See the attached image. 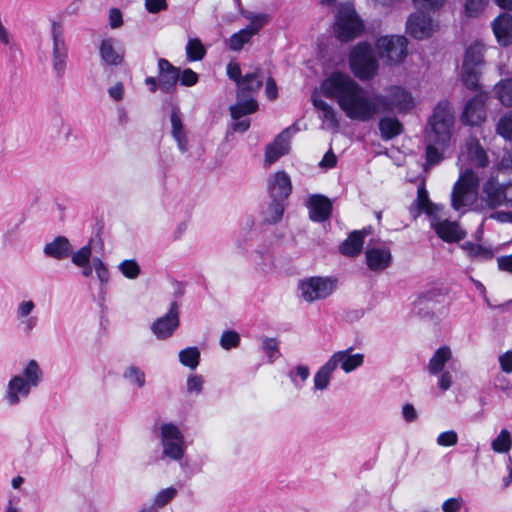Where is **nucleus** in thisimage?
I'll list each match as a JSON object with an SVG mask.
<instances>
[{
    "label": "nucleus",
    "instance_id": "f257e3e1",
    "mask_svg": "<svg viewBox=\"0 0 512 512\" xmlns=\"http://www.w3.org/2000/svg\"><path fill=\"white\" fill-rule=\"evenodd\" d=\"M320 89L325 97L335 100L351 120L369 121L384 108L383 96L370 94L341 72H334L323 80Z\"/></svg>",
    "mask_w": 512,
    "mask_h": 512
},
{
    "label": "nucleus",
    "instance_id": "f03ea898",
    "mask_svg": "<svg viewBox=\"0 0 512 512\" xmlns=\"http://www.w3.org/2000/svg\"><path fill=\"white\" fill-rule=\"evenodd\" d=\"M455 115L452 104L442 100L433 108L424 128V170L439 165L445 159V151L454 141Z\"/></svg>",
    "mask_w": 512,
    "mask_h": 512
},
{
    "label": "nucleus",
    "instance_id": "7ed1b4c3",
    "mask_svg": "<svg viewBox=\"0 0 512 512\" xmlns=\"http://www.w3.org/2000/svg\"><path fill=\"white\" fill-rule=\"evenodd\" d=\"M409 211L413 219H416L422 212L426 213L437 235L444 241L455 242L465 237V233L456 222L440 220L438 216L440 207L430 201L424 184L418 187L417 197L411 204Z\"/></svg>",
    "mask_w": 512,
    "mask_h": 512
},
{
    "label": "nucleus",
    "instance_id": "20e7f679",
    "mask_svg": "<svg viewBox=\"0 0 512 512\" xmlns=\"http://www.w3.org/2000/svg\"><path fill=\"white\" fill-rule=\"evenodd\" d=\"M414 107V97L406 88L395 85L386 89V139L403 132L402 123L396 117H389L387 113L407 114Z\"/></svg>",
    "mask_w": 512,
    "mask_h": 512
},
{
    "label": "nucleus",
    "instance_id": "39448f33",
    "mask_svg": "<svg viewBox=\"0 0 512 512\" xmlns=\"http://www.w3.org/2000/svg\"><path fill=\"white\" fill-rule=\"evenodd\" d=\"M363 29V21L357 15L354 6L350 3L341 4L334 22L336 38L341 42H348L358 37Z\"/></svg>",
    "mask_w": 512,
    "mask_h": 512
},
{
    "label": "nucleus",
    "instance_id": "423d86ee",
    "mask_svg": "<svg viewBox=\"0 0 512 512\" xmlns=\"http://www.w3.org/2000/svg\"><path fill=\"white\" fill-rule=\"evenodd\" d=\"M478 186L477 174L471 169H466L454 184L451 195L452 207L455 210H460L472 205L477 200Z\"/></svg>",
    "mask_w": 512,
    "mask_h": 512
},
{
    "label": "nucleus",
    "instance_id": "0eeeda50",
    "mask_svg": "<svg viewBox=\"0 0 512 512\" xmlns=\"http://www.w3.org/2000/svg\"><path fill=\"white\" fill-rule=\"evenodd\" d=\"M480 200L489 209L512 207V180L501 183L491 176L483 183Z\"/></svg>",
    "mask_w": 512,
    "mask_h": 512
},
{
    "label": "nucleus",
    "instance_id": "6e6552de",
    "mask_svg": "<svg viewBox=\"0 0 512 512\" xmlns=\"http://www.w3.org/2000/svg\"><path fill=\"white\" fill-rule=\"evenodd\" d=\"M350 67L354 75L361 80L370 79L375 75L378 63L370 44L360 42L353 48L350 54Z\"/></svg>",
    "mask_w": 512,
    "mask_h": 512
},
{
    "label": "nucleus",
    "instance_id": "1a4fd4ad",
    "mask_svg": "<svg viewBox=\"0 0 512 512\" xmlns=\"http://www.w3.org/2000/svg\"><path fill=\"white\" fill-rule=\"evenodd\" d=\"M484 46L471 44L465 51L461 69V80L469 89H476L482 66L484 65Z\"/></svg>",
    "mask_w": 512,
    "mask_h": 512
},
{
    "label": "nucleus",
    "instance_id": "9d476101",
    "mask_svg": "<svg viewBox=\"0 0 512 512\" xmlns=\"http://www.w3.org/2000/svg\"><path fill=\"white\" fill-rule=\"evenodd\" d=\"M52 55L51 64L54 75L57 79H62L67 70L68 47L64 39L63 26L60 22L52 21Z\"/></svg>",
    "mask_w": 512,
    "mask_h": 512
},
{
    "label": "nucleus",
    "instance_id": "9b49d317",
    "mask_svg": "<svg viewBox=\"0 0 512 512\" xmlns=\"http://www.w3.org/2000/svg\"><path fill=\"white\" fill-rule=\"evenodd\" d=\"M298 288L304 301L312 303L329 297L335 289V280L312 276L299 281Z\"/></svg>",
    "mask_w": 512,
    "mask_h": 512
},
{
    "label": "nucleus",
    "instance_id": "f8f14e48",
    "mask_svg": "<svg viewBox=\"0 0 512 512\" xmlns=\"http://www.w3.org/2000/svg\"><path fill=\"white\" fill-rule=\"evenodd\" d=\"M163 453L165 456L180 460L184 456V438L179 428L172 423L161 426Z\"/></svg>",
    "mask_w": 512,
    "mask_h": 512
},
{
    "label": "nucleus",
    "instance_id": "ddd939ff",
    "mask_svg": "<svg viewBox=\"0 0 512 512\" xmlns=\"http://www.w3.org/2000/svg\"><path fill=\"white\" fill-rule=\"evenodd\" d=\"M246 17L248 18V16ZM249 19L251 20L249 25L234 33L229 38L230 50L240 51L243 46L249 43L251 38L256 35L268 21V17L263 14L249 17Z\"/></svg>",
    "mask_w": 512,
    "mask_h": 512
},
{
    "label": "nucleus",
    "instance_id": "4468645a",
    "mask_svg": "<svg viewBox=\"0 0 512 512\" xmlns=\"http://www.w3.org/2000/svg\"><path fill=\"white\" fill-rule=\"evenodd\" d=\"M179 326L177 302H172L169 312L153 322L151 330L158 339L169 338Z\"/></svg>",
    "mask_w": 512,
    "mask_h": 512
},
{
    "label": "nucleus",
    "instance_id": "2eb2a0df",
    "mask_svg": "<svg viewBox=\"0 0 512 512\" xmlns=\"http://www.w3.org/2000/svg\"><path fill=\"white\" fill-rule=\"evenodd\" d=\"M406 26L407 32L418 40L430 37L435 31L432 19L422 12L412 14L408 18Z\"/></svg>",
    "mask_w": 512,
    "mask_h": 512
},
{
    "label": "nucleus",
    "instance_id": "dca6fc26",
    "mask_svg": "<svg viewBox=\"0 0 512 512\" xmlns=\"http://www.w3.org/2000/svg\"><path fill=\"white\" fill-rule=\"evenodd\" d=\"M292 127L284 129L273 141L266 147L265 165L269 166L276 162L281 156L289 151V141L292 134Z\"/></svg>",
    "mask_w": 512,
    "mask_h": 512
},
{
    "label": "nucleus",
    "instance_id": "f3484780",
    "mask_svg": "<svg viewBox=\"0 0 512 512\" xmlns=\"http://www.w3.org/2000/svg\"><path fill=\"white\" fill-rule=\"evenodd\" d=\"M312 103L319 112V119L322 121V128L337 133L340 129V121L336 110L326 101L312 95Z\"/></svg>",
    "mask_w": 512,
    "mask_h": 512
},
{
    "label": "nucleus",
    "instance_id": "a211bd4d",
    "mask_svg": "<svg viewBox=\"0 0 512 512\" xmlns=\"http://www.w3.org/2000/svg\"><path fill=\"white\" fill-rule=\"evenodd\" d=\"M485 119V99L482 95H476L467 102L462 113V121L465 124L474 126L480 125Z\"/></svg>",
    "mask_w": 512,
    "mask_h": 512
},
{
    "label": "nucleus",
    "instance_id": "6ab92c4d",
    "mask_svg": "<svg viewBox=\"0 0 512 512\" xmlns=\"http://www.w3.org/2000/svg\"><path fill=\"white\" fill-rule=\"evenodd\" d=\"M180 76V70L173 66L167 59L158 60L159 87L165 93H170L176 86Z\"/></svg>",
    "mask_w": 512,
    "mask_h": 512
},
{
    "label": "nucleus",
    "instance_id": "aec40b11",
    "mask_svg": "<svg viewBox=\"0 0 512 512\" xmlns=\"http://www.w3.org/2000/svg\"><path fill=\"white\" fill-rule=\"evenodd\" d=\"M407 39L404 36L392 35L386 37V64H399L408 55Z\"/></svg>",
    "mask_w": 512,
    "mask_h": 512
},
{
    "label": "nucleus",
    "instance_id": "412c9836",
    "mask_svg": "<svg viewBox=\"0 0 512 512\" xmlns=\"http://www.w3.org/2000/svg\"><path fill=\"white\" fill-rule=\"evenodd\" d=\"M30 387L24 377L14 375L8 382L5 392V400L10 406H16L20 403L21 398H27L31 392Z\"/></svg>",
    "mask_w": 512,
    "mask_h": 512
},
{
    "label": "nucleus",
    "instance_id": "4be33fe9",
    "mask_svg": "<svg viewBox=\"0 0 512 512\" xmlns=\"http://www.w3.org/2000/svg\"><path fill=\"white\" fill-rule=\"evenodd\" d=\"M291 180L284 171L276 172L268 182L270 197L276 200H285L291 193Z\"/></svg>",
    "mask_w": 512,
    "mask_h": 512
},
{
    "label": "nucleus",
    "instance_id": "5701e85b",
    "mask_svg": "<svg viewBox=\"0 0 512 512\" xmlns=\"http://www.w3.org/2000/svg\"><path fill=\"white\" fill-rule=\"evenodd\" d=\"M352 348L335 352L330 358V362L334 363V368L341 367L346 373L354 371L363 364L364 356L360 353L352 354Z\"/></svg>",
    "mask_w": 512,
    "mask_h": 512
},
{
    "label": "nucleus",
    "instance_id": "b1692460",
    "mask_svg": "<svg viewBox=\"0 0 512 512\" xmlns=\"http://www.w3.org/2000/svg\"><path fill=\"white\" fill-rule=\"evenodd\" d=\"M368 234H370V229L366 228L351 232L339 247L341 254L347 257L358 256L362 251L364 238Z\"/></svg>",
    "mask_w": 512,
    "mask_h": 512
},
{
    "label": "nucleus",
    "instance_id": "393cba45",
    "mask_svg": "<svg viewBox=\"0 0 512 512\" xmlns=\"http://www.w3.org/2000/svg\"><path fill=\"white\" fill-rule=\"evenodd\" d=\"M309 216L315 222L327 220L332 211L330 200L322 195H313L308 202Z\"/></svg>",
    "mask_w": 512,
    "mask_h": 512
},
{
    "label": "nucleus",
    "instance_id": "a878e982",
    "mask_svg": "<svg viewBox=\"0 0 512 512\" xmlns=\"http://www.w3.org/2000/svg\"><path fill=\"white\" fill-rule=\"evenodd\" d=\"M43 252L46 256L60 261L71 255L72 245L65 236H57L45 244Z\"/></svg>",
    "mask_w": 512,
    "mask_h": 512
},
{
    "label": "nucleus",
    "instance_id": "bb28decb",
    "mask_svg": "<svg viewBox=\"0 0 512 512\" xmlns=\"http://www.w3.org/2000/svg\"><path fill=\"white\" fill-rule=\"evenodd\" d=\"M494 34L498 42L503 46L512 43V15L503 13L492 24Z\"/></svg>",
    "mask_w": 512,
    "mask_h": 512
},
{
    "label": "nucleus",
    "instance_id": "cd10ccee",
    "mask_svg": "<svg viewBox=\"0 0 512 512\" xmlns=\"http://www.w3.org/2000/svg\"><path fill=\"white\" fill-rule=\"evenodd\" d=\"M263 75L259 68H256L254 72L247 73L240 85L238 86V94L237 96L240 98H245L248 96L253 97V95L258 92V90L262 86Z\"/></svg>",
    "mask_w": 512,
    "mask_h": 512
},
{
    "label": "nucleus",
    "instance_id": "c85d7f7f",
    "mask_svg": "<svg viewBox=\"0 0 512 512\" xmlns=\"http://www.w3.org/2000/svg\"><path fill=\"white\" fill-rule=\"evenodd\" d=\"M465 150L469 160L477 167H486L488 165V157L475 137H470L466 140Z\"/></svg>",
    "mask_w": 512,
    "mask_h": 512
},
{
    "label": "nucleus",
    "instance_id": "c756f323",
    "mask_svg": "<svg viewBox=\"0 0 512 512\" xmlns=\"http://www.w3.org/2000/svg\"><path fill=\"white\" fill-rule=\"evenodd\" d=\"M452 358V350L449 346H441L438 348L427 365V370L431 375H436L442 372L446 363Z\"/></svg>",
    "mask_w": 512,
    "mask_h": 512
},
{
    "label": "nucleus",
    "instance_id": "7c9ffc66",
    "mask_svg": "<svg viewBox=\"0 0 512 512\" xmlns=\"http://www.w3.org/2000/svg\"><path fill=\"white\" fill-rule=\"evenodd\" d=\"M258 109V103L257 101L251 97H238L237 102L230 106V114L233 120L240 119L241 117L252 114Z\"/></svg>",
    "mask_w": 512,
    "mask_h": 512
},
{
    "label": "nucleus",
    "instance_id": "2f4dec72",
    "mask_svg": "<svg viewBox=\"0 0 512 512\" xmlns=\"http://www.w3.org/2000/svg\"><path fill=\"white\" fill-rule=\"evenodd\" d=\"M171 126H172V135L175 141L177 142L178 148L181 152H186L188 150L187 147V137L184 131L183 123L179 115V111L177 109H173L171 113Z\"/></svg>",
    "mask_w": 512,
    "mask_h": 512
},
{
    "label": "nucleus",
    "instance_id": "473e14b6",
    "mask_svg": "<svg viewBox=\"0 0 512 512\" xmlns=\"http://www.w3.org/2000/svg\"><path fill=\"white\" fill-rule=\"evenodd\" d=\"M113 39L102 40L99 48L102 61L107 65L117 66L123 61V55L118 53L113 45Z\"/></svg>",
    "mask_w": 512,
    "mask_h": 512
},
{
    "label": "nucleus",
    "instance_id": "72a5a7b5",
    "mask_svg": "<svg viewBox=\"0 0 512 512\" xmlns=\"http://www.w3.org/2000/svg\"><path fill=\"white\" fill-rule=\"evenodd\" d=\"M24 381L32 388H36L43 380V371L36 360H29L25 365L22 374Z\"/></svg>",
    "mask_w": 512,
    "mask_h": 512
},
{
    "label": "nucleus",
    "instance_id": "f704fd0d",
    "mask_svg": "<svg viewBox=\"0 0 512 512\" xmlns=\"http://www.w3.org/2000/svg\"><path fill=\"white\" fill-rule=\"evenodd\" d=\"M336 369L334 368V363L328 360L314 375V388L316 390H326L330 384L332 373Z\"/></svg>",
    "mask_w": 512,
    "mask_h": 512
},
{
    "label": "nucleus",
    "instance_id": "c9c22d12",
    "mask_svg": "<svg viewBox=\"0 0 512 512\" xmlns=\"http://www.w3.org/2000/svg\"><path fill=\"white\" fill-rule=\"evenodd\" d=\"M494 92L499 101L506 107H512V79L501 80Z\"/></svg>",
    "mask_w": 512,
    "mask_h": 512
},
{
    "label": "nucleus",
    "instance_id": "e433bc0d",
    "mask_svg": "<svg viewBox=\"0 0 512 512\" xmlns=\"http://www.w3.org/2000/svg\"><path fill=\"white\" fill-rule=\"evenodd\" d=\"M179 361L182 365L194 370L199 365L200 351L197 347H187L179 352Z\"/></svg>",
    "mask_w": 512,
    "mask_h": 512
},
{
    "label": "nucleus",
    "instance_id": "4c0bfd02",
    "mask_svg": "<svg viewBox=\"0 0 512 512\" xmlns=\"http://www.w3.org/2000/svg\"><path fill=\"white\" fill-rule=\"evenodd\" d=\"M206 49L198 38L189 39L186 46V55L189 61H199L204 58Z\"/></svg>",
    "mask_w": 512,
    "mask_h": 512
},
{
    "label": "nucleus",
    "instance_id": "58836bf2",
    "mask_svg": "<svg viewBox=\"0 0 512 512\" xmlns=\"http://www.w3.org/2000/svg\"><path fill=\"white\" fill-rule=\"evenodd\" d=\"M123 378L138 388H142L146 382L145 373L135 365H130L124 370Z\"/></svg>",
    "mask_w": 512,
    "mask_h": 512
},
{
    "label": "nucleus",
    "instance_id": "ea45409f",
    "mask_svg": "<svg viewBox=\"0 0 512 512\" xmlns=\"http://www.w3.org/2000/svg\"><path fill=\"white\" fill-rule=\"evenodd\" d=\"M512 438L506 429L501 430L499 435L492 441L491 447L497 453H506L511 449Z\"/></svg>",
    "mask_w": 512,
    "mask_h": 512
},
{
    "label": "nucleus",
    "instance_id": "a19ab883",
    "mask_svg": "<svg viewBox=\"0 0 512 512\" xmlns=\"http://www.w3.org/2000/svg\"><path fill=\"white\" fill-rule=\"evenodd\" d=\"M496 132L505 140L512 141V111L505 113L496 124Z\"/></svg>",
    "mask_w": 512,
    "mask_h": 512
},
{
    "label": "nucleus",
    "instance_id": "79ce46f5",
    "mask_svg": "<svg viewBox=\"0 0 512 512\" xmlns=\"http://www.w3.org/2000/svg\"><path fill=\"white\" fill-rule=\"evenodd\" d=\"M366 262L370 270H381L384 267V253L380 249H367Z\"/></svg>",
    "mask_w": 512,
    "mask_h": 512
},
{
    "label": "nucleus",
    "instance_id": "37998d69",
    "mask_svg": "<svg viewBox=\"0 0 512 512\" xmlns=\"http://www.w3.org/2000/svg\"><path fill=\"white\" fill-rule=\"evenodd\" d=\"M283 200L272 199L267 211H266V221L269 223H276L281 220L284 212V206L282 204Z\"/></svg>",
    "mask_w": 512,
    "mask_h": 512
},
{
    "label": "nucleus",
    "instance_id": "c03bdc74",
    "mask_svg": "<svg viewBox=\"0 0 512 512\" xmlns=\"http://www.w3.org/2000/svg\"><path fill=\"white\" fill-rule=\"evenodd\" d=\"M92 254L91 245L87 244L81 247L76 252H71V261L76 266H83L90 263V258Z\"/></svg>",
    "mask_w": 512,
    "mask_h": 512
},
{
    "label": "nucleus",
    "instance_id": "a18cd8bd",
    "mask_svg": "<svg viewBox=\"0 0 512 512\" xmlns=\"http://www.w3.org/2000/svg\"><path fill=\"white\" fill-rule=\"evenodd\" d=\"M309 375L310 370L306 365H298L295 370L289 372V377L296 388H302Z\"/></svg>",
    "mask_w": 512,
    "mask_h": 512
},
{
    "label": "nucleus",
    "instance_id": "49530a36",
    "mask_svg": "<svg viewBox=\"0 0 512 512\" xmlns=\"http://www.w3.org/2000/svg\"><path fill=\"white\" fill-rule=\"evenodd\" d=\"M177 495V490L173 487L165 488L158 492L154 497L153 505L158 509L168 504Z\"/></svg>",
    "mask_w": 512,
    "mask_h": 512
},
{
    "label": "nucleus",
    "instance_id": "de8ad7c7",
    "mask_svg": "<svg viewBox=\"0 0 512 512\" xmlns=\"http://www.w3.org/2000/svg\"><path fill=\"white\" fill-rule=\"evenodd\" d=\"M121 273L129 279H135L140 274V267L135 260H124L119 266Z\"/></svg>",
    "mask_w": 512,
    "mask_h": 512
},
{
    "label": "nucleus",
    "instance_id": "09e8293b",
    "mask_svg": "<svg viewBox=\"0 0 512 512\" xmlns=\"http://www.w3.org/2000/svg\"><path fill=\"white\" fill-rule=\"evenodd\" d=\"M262 349L267 355L269 363H273L278 357L279 343L275 338H264Z\"/></svg>",
    "mask_w": 512,
    "mask_h": 512
},
{
    "label": "nucleus",
    "instance_id": "8fccbe9b",
    "mask_svg": "<svg viewBox=\"0 0 512 512\" xmlns=\"http://www.w3.org/2000/svg\"><path fill=\"white\" fill-rule=\"evenodd\" d=\"M240 343V335L234 330L223 332L220 338V345L225 350L235 348Z\"/></svg>",
    "mask_w": 512,
    "mask_h": 512
},
{
    "label": "nucleus",
    "instance_id": "3c124183",
    "mask_svg": "<svg viewBox=\"0 0 512 512\" xmlns=\"http://www.w3.org/2000/svg\"><path fill=\"white\" fill-rule=\"evenodd\" d=\"M489 0H465V13L468 17H476L483 12Z\"/></svg>",
    "mask_w": 512,
    "mask_h": 512
},
{
    "label": "nucleus",
    "instance_id": "603ef678",
    "mask_svg": "<svg viewBox=\"0 0 512 512\" xmlns=\"http://www.w3.org/2000/svg\"><path fill=\"white\" fill-rule=\"evenodd\" d=\"M458 442V435L455 431H445L437 437V444L440 446H455Z\"/></svg>",
    "mask_w": 512,
    "mask_h": 512
},
{
    "label": "nucleus",
    "instance_id": "864d4df0",
    "mask_svg": "<svg viewBox=\"0 0 512 512\" xmlns=\"http://www.w3.org/2000/svg\"><path fill=\"white\" fill-rule=\"evenodd\" d=\"M198 74L192 69L187 68L179 76L180 84L183 86H193L198 82Z\"/></svg>",
    "mask_w": 512,
    "mask_h": 512
},
{
    "label": "nucleus",
    "instance_id": "5fc2aeb1",
    "mask_svg": "<svg viewBox=\"0 0 512 512\" xmlns=\"http://www.w3.org/2000/svg\"><path fill=\"white\" fill-rule=\"evenodd\" d=\"M35 309V303L32 300H25L19 303L16 315L18 319H24L28 317Z\"/></svg>",
    "mask_w": 512,
    "mask_h": 512
},
{
    "label": "nucleus",
    "instance_id": "6e6d98bb",
    "mask_svg": "<svg viewBox=\"0 0 512 512\" xmlns=\"http://www.w3.org/2000/svg\"><path fill=\"white\" fill-rule=\"evenodd\" d=\"M145 8L149 13L156 14L168 8L166 0H145Z\"/></svg>",
    "mask_w": 512,
    "mask_h": 512
},
{
    "label": "nucleus",
    "instance_id": "4d7b16f0",
    "mask_svg": "<svg viewBox=\"0 0 512 512\" xmlns=\"http://www.w3.org/2000/svg\"><path fill=\"white\" fill-rule=\"evenodd\" d=\"M227 75L231 80H233L237 83V86H239L240 83L242 82L243 77L241 75V68L238 63H235V62L228 63Z\"/></svg>",
    "mask_w": 512,
    "mask_h": 512
},
{
    "label": "nucleus",
    "instance_id": "13d9d810",
    "mask_svg": "<svg viewBox=\"0 0 512 512\" xmlns=\"http://www.w3.org/2000/svg\"><path fill=\"white\" fill-rule=\"evenodd\" d=\"M203 388V379L200 375H192L187 379L188 392L200 393Z\"/></svg>",
    "mask_w": 512,
    "mask_h": 512
},
{
    "label": "nucleus",
    "instance_id": "bf43d9fd",
    "mask_svg": "<svg viewBox=\"0 0 512 512\" xmlns=\"http://www.w3.org/2000/svg\"><path fill=\"white\" fill-rule=\"evenodd\" d=\"M463 504L462 498H449L442 504L444 512H458Z\"/></svg>",
    "mask_w": 512,
    "mask_h": 512
},
{
    "label": "nucleus",
    "instance_id": "052dcab7",
    "mask_svg": "<svg viewBox=\"0 0 512 512\" xmlns=\"http://www.w3.org/2000/svg\"><path fill=\"white\" fill-rule=\"evenodd\" d=\"M425 297H419L418 301L414 303V313L423 319L433 317V313L426 307H422L423 300Z\"/></svg>",
    "mask_w": 512,
    "mask_h": 512
},
{
    "label": "nucleus",
    "instance_id": "680f3d73",
    "mask_svg": "<svg viewBox=\"0 0 512 512\" xmlns=\"http://www.w3.org/2000/svg\"><path fill=\"white\" fill-rule=\"evenodd\" d=\"M109 24L110 27L115 29L123 24L122 13L117 8H111L109 11Z\"/></svg>",
    "mask_w": 512,
    "mask_h": 512
},
{
    "label": "nucleus",
    "instance_id": "e2e57ef3",
    "mask_svg": "<svg viewBox=\"0 0 512 512\" xmlns=\"http://www.w3.org/2000/svg\"><path fill=\"white\" fill-rule=\"evenodd\" d=\"M499 361L504 372H512V351H508L500 356Z\"/></svg>",
    "mask_w": 512,
    "mask_h": 512
},
{
    "label": "nucleus",
    "instance_id": "0e129e2a",
    "mask_svg": "<svg viewBox=\"0 0 512 512\" xmlns=\"http://www.w3.org/2000/svg\"><path fill=\"white\" fill-rule=\"evenodd\" d=\"M265 93L270 100H274L277 97V94H278L277 85H276L275 80L272 77H269L266 80Z\"/></svg>",
    "mask_w": 512,
    "mask_h": 512
},
{
    "label": "nucleus",
    "instance_id": "69168bd1",
    "mask_svg": "<svg viewBox=\"0 0 512 512\" xmlns=\"http://www.w3.org/2000/svg\"><path fill=\"white\" fill-rule=\"evenodd\" d=\"M452 383L453 378L452 374L449 371H445L440 375L438 384L441 390H448L452 386Z\"/></svg>",
    "mask_w": 512,
    "mask_h": 512
},
{
    "label": "nucleus",
    "instance_id": "338daca9",
    "mask_svg": "<svg viewBox=\"0 0 512 512\" xmlns=\"http://www.w3.org/2000/svg\"><path fill=\"white\" fill-rule=\"evenodd\" d=\"M337 158L335 154L329 150L320 162V166L324 168H333L336 165Z\"/></svg>",
    "mask_w": 512,
    "mask_h": 512
},
{
    "label": "nucleus",
    "instance_id": "774afa93",
    "mask_svg": "<svg viewBox=\"0 0 512 512\" xmlns=\"http://www.w3.org/2000/svg\"><path fill=\"white\" fill-rule=\"evenodd\" d=\"M499 166L500 169L512 170V149L505 152Z\"/></svg>",
    "mask_w": 512,
    "mask_h": 512
}]
</instances>
